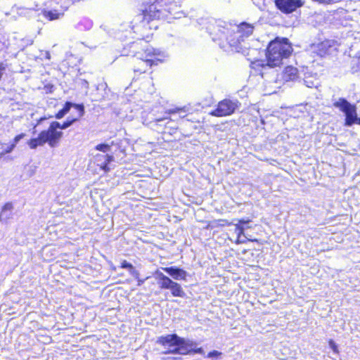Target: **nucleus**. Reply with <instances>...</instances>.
Segmentation results:
<instances>
[{
	"instance_id": "30",
	"label": "nucleus",
	"mask_w": 360,
	"mask_h": 360,
	"mask_svg": "<svg viewBox=\"0 0 360 360\" xmlns=\"http://www.w3.org/2000/svg\"><path fill=\"white\" fill-rule=\"evenodd\" d=\"M176 129H177L176 128L172 129H171V131H168V133H169V134L175 133Z\"/></svg>"
},
{
	"instance_id": "29",
	"label": "nucleus",
	"mask_w": 360,
	"mask_h": 360,
	"mask_svg": "<svg viewBox=\"0 0 360 360\" xmlns=\"http://www.w3.org/2000/svg\"><path fill=\"white\" fill-rule=\"evenodd\" d=\"M144 281H145V279H139L138 282H137V285H141L143 283Z\"/></svg>"
},
{
	"instance_id": "31",
	"label": "nucleus",
	"mask_w": 360,
	"mask_h": 360,
	"mask_svg": "<svg viewBox=\"0 0 360 360\" xmlns=\"http://www.w3.org/2000/svg\"><path fill=\"white\" fill-rule=\"evenodd\" d=\"M181 110H182V109H181V108H178V109H176V110H172V111H171V112H176L181 111Z\"/></svg>"
},
{
	"instance_id": "6",
	"label": "nucleus",
	"mask_w": 360,
	"mask_h": 360,
	"mask_svg": "<svg viewBox=\"0 0 360 360\" xmlns=\"http://www.w3.org/2000/svg\"><path fill=\"white\" fill-rule=\"evenodd\" d=\"M255 24L241 22L237 25L236 32L230 33L226 39L231 46H238L242 41L252 36L255 31Z\"/></svg>"
},
{
	"instance_id": "27",
	"label": "nucleus",
	"mask_w": 360,
	"mask_h": 360,
	"mask_svg": "<svg viewBox=\"0 0 360 360\" xmlns=\"http://www.w3.org/2000/svg\"><path fill=\"white\" fill-rule=\"evenodd\" d=\"M5 71V68L2 63H0V80L1 79L4 72Z\"/></svg>"
},
{
	"instance_id": "34",
	"label": "nucleus",
	"mask_w": 360,
	"mask_h": 360,
	"mask_svg": "<svg viewBox=\"0 0 360 360\" xmlns=\"http://www.w3.org/2000/svg\"><path fill=\"white\" fill-rule=\"evenodd\" d=\"M173 360H177V359H179V358H176V357H173L172 358Z\"/></svg>"
},
{
	"instance_id": "21",
	"label": "nucleus",
	"mask_w": 360,
	"mask_h": 360,
	"mask_svg": "<svg viewBox=\"0 0 360 360\" xmlns=\"http://www.w3.org/2000/svg\"><path fill=\"white\" fill-rule=\"evenodd\" d=\"M328 345L335 354L339 353L338 345L335 344V342L332 339H330L328 340Z\"/></svg>"
},
{
	"instance_id": "7",
	"label": "nucleus",
	"mask_w": 360,
	"mask_h": 360,
	"mask_svg": "<svg viewBox=\"0 0 360 360\" xmlns=\"http://www.w3.org/2000/svg\"><path fill=\"white\" fill-rule=\"evenodd\" d=\"M159 288L161 290H170L171 294L174 297H184L186 293L181 285L172 281L169 277L164 275L162 273H157Z\"/></svg>"
},
{
	"instance_id": "14",
	"label": "nucleus",
	"mask_w": 360,
	"mask_h": 360,
	"mask_svg": "<svg viewBox=\"0 0 360 360\" xmlns=\"http://www.w3.org/2000/svg\"><path fill=\"white\" fill-rule=\"evenodd\" d=\"M299 77L298 70L292 66H286L282 72V78L285 82L294 81Z\"/></svg>"
},
{
	"instance_id": "9",
	"label": "nucleus",
	"mask_w": 360,
	"mask_h": 360,
	"mask_svg": "<svg viewBox=\"0 0 360 360\" xmlns=\"http://www.w3.org/2000/svg\"><path fill=\"white\" fill-rule=\"evenodd\" d=\"M238 107V102L224 98L217 103L216 108L210 112L209 115L217 117L229 116L234 113Z\"/></svg>"
},
{
	"instance_id": "17",
	"label": "nucleus",
	"mask_w": 360,
	"mask_h": 360,
	"mask_svg": "<svg viewBox=\"0 0 360 360\" xmlns=\"http://www.w3.org/2000/svg\"><path fill=\"white\" fill-rule=\"evenodd\" d=\"M113 160V157L111 155H105V162L100 166V168L103 170L105 172H108L110 171V167L108 166L109 163Z\"/></svg>"
},
{
	"instance_id": "4",
	"label": "nucleus",
	"mask_w": 360,
	"mask_h": 360,
	"mask_svg": "<svg viewBox=\"0 0 360 360\" xmlns=\"http://www.w3.org/2000/svg\"><path fill=\"white\" fill-rule=\"evenodd\" d=\"M292 51V44L288 38L276 37L269 42L265 49V58L274 68L279 67L284 59L291 56Z\"/></svg>"
},
{
	"instance_id": "18",
	"label": "nucleus",
	"mask_w": 360,
	"mask_h": 360,
	"mask_svg": "<svg viewBox=\"0 0 360 360\" xmlns=\"http://www.w3.org/2000/svg\"><path fill=\"white\" fill-rule=\"evenodd\" d=\"M95 149L105 153L110 150V146L107 143H100L95 146Z\"/></svg>"
},
{
	"instance_id": "15",
	"label": "nucleus",
	"mask_w": 360,
	"mask_h": 360,
	"mask_svg": "<svg viewBox=\"0 0 360 360\" xmlns=\"http://www.w3.org/2000/svg\"><path fill=\"white\" fill-rule=\"evenodd\" d=\"M41 14L46 20L50 21L57 20L63 15L58 11H56L53 8H49V10L43 9Z\"/></svg>"
},
{
	"instance_id": "10",
	"label": "nucleus",
	"mask_w": 360,
	"mask_h": 360,
	"mask_svg": "<svg viewBox=\"0 0 360 360\" xmlns=\"http://www.w3.org/2000/svg\"><path fill=\"white\" fill-rule=\"evenodd\" d=\"M276 8L282 13L288 15L304 5V0H274Z\"/></svg>"
},
{
	"instance_id": "38",
	"label": "nucleus",
	"mask_w": 360,
	"mask_h": 360,
	"mask_svg": "<svg viewBox=\"0 0 360 360\" xmlns=\"http://www.w3.org/2000/svg\"><path fill=\"white\" fill-rule=\"evenodd\" d=\"M358 68L360 69V65H358Z\"/></svg>"
},
{
	"instance_id": "16",
	"label": "nucleus",
	"mask_w": 360,
	"mask_h": 360,
	"mask_svg": "<svg viewBox=\"0 0 360 360\" xmlns=\"http://www.w3.org/2000/svg\"><path fill=\"white\" fill-rule=\"evenodd\" d=\"M120 268L122 269H128L129 271V272L135 277V278H137L139 275V271H135L134 270V266L128 262L127 260H123L121 263H120Z\"/></svg>"
},
{
	"instance_id": "24",
	"label": "nucleus",
	"mask_w": 360,
	"mask_h": 360,
	"mask_svg": "<svg viewBox=\"0 0 360 360\" xmlns=\"http://www.w3.org/2000/svg\"><path fill=\"white\" fill-rule=\"evenodd\" d=\"M25 136H26V134H25V133H21V134H19L16 135V136L13 138L12 143H15V145L16 146V144L18 143V142L20 139H23L24 137H25Z\"/></svg>"
},
{
	"instance_id": "1",
	"label": "nucleus",
	"mask_w": 360,
	"mask_h": 360,
	"mask_svg": "<svg viewBox=\"0 0 360 360\" xmlns=\"http://www.w3.org/2000/svg\"><path fill=\"white\" fill-rule=\"evenodd\" d=\"M181 13L179 5L174 0H153L145 2L131 21L132 30L157 29L153 23L165 18H176Z\"/></svg>"
},
{
	"instance_id": "20",
	"label": "nucleus",
	"mask_w": 360,
	"mask_h": 360,
	"mask_svg": "<svg viewBox=\"0 0 360 360\" xmlns=\"http://www.w3.org/2000/svg\"><path fill=\"white\" fill-rule=\"evenodd\" d=\"M222 353L221 352L217 350H212L207 354V357L208 358H219L221 356Z\"/></svg>"
},
{
	"instance_id": "25",
	"label": "nucleus",
	"mask_w": 360,
	"mask_h": 360,
	"mask_svg": "<svg viewBox=\"0 0 360 360\" xmlns=\"http://www.w3.org/2000/svg\"><path fill=\"white\" fill-rule=\"evenodd\" d=\"M13 208V204L11 202H6L3 207H2V212L7 211V210H12Z\"/></svg>"
},
{
	"instance_id": "36",
	"label": "nucleus",
	"mask_w": 360,
	"mask_h": 360,
	"mask_svg": "<svg viewBox=\"0 0 360 360\" xmlns=\"http://www.w3.org/2000/svg\"><path fill=\"white\" fill-rule=\"evenodd\" d=\"M319 51H321V49H319ZM319 54L322 56V53L321 52H319Z\"/></svg>"
},
{
	"instance_id": "11",
	"label": "nucleus",
	"mask_w": 360,
	"mask_h": 360,
	"mask_svg": "<svg viewBox=\"0 0 360 360\" xmlns=\"http://www.w3.org/2000/svg\"><path fill=\"white\" fill-rule=\"evenodd\" d=\"M250 67L255 75H259L261 77H263L264 71L267 68H274L273 65L269 64V61L266 59L263 60L261 58H257L250 60Z\"/></svg>"
},
{
	"instance_id": "13",
	"label": "nucleus",
	"mask_w": 360,
	"mask_h": 360,
	"mask_svg": "<svg viewBox=\"0 0 360 360\" xmlns=\"http://www.w3.org/2000/svg\"><path fill=\"white\" fill-rule=\"evenodd\" d=\"M162 269L175 280L186 281L188 276L185 270L176 266L163 267Z\"/></svg>"
},
{
	"instance_id": "22",
	"label": "nucleus",
	"mask_w": 360,
	"mask_h": 360,
	"mask_svg": "<svg viewBox=\"0 0 360 360\" xmlns=\"http://www.w3.org/2000/svg\"><path fill=\"white\" fill-rule=\"evenodd\" d=\"M15 146H16L15 143H11L3 152L0 153V157L4 155L6 153H11L15 148Z\"/></svg>"
},
{
	"instance_id": "28",
	"label": "nucleus",
	"mask_w": 360,
	"mask_h": 360,
	"mask_svg": "<svg viewBox=\"0 0 360 360\" xmlns=\"http://www.w3.org/2000/svg\"><path fill=\"white\" fill-rule=\"evenodd\" d=\"M240 238H241V236H237L236 240L235 241V243L236 244L244 243L246 241L245 240H241Z\"/></svg>"
},
{
	"instance_id": "2",
	"label": "nucleus",
	"mask_w": 360,
	"mask_h": 360,
	"mask_svg": "<svg viewBox=\"0 0 360 360\" xmlns=\"http://www.w3.org/2000/svg\"><path fill=\"white\" fill-rule=\"evenodd\" d=\"M75 108L78 111L77 117H68L62 124L57 121H53L50 123L46 129L41 131L37 137L29 139L27 142L30 149H36L38 147L44 146L46 143L51 148L56 147L63 136L62 129H65L73 124L75 122L79 120L84 115V106L82 103H72L67 101L63 108L55 115V118L60 120L70 111L71 108Z\"/></svg>"
},
{
	"instance_id": "3",
	"label": "nucleus",
	"mask_w": 360,
	"mask_h": 360,
	"mask_svg": "<svg viewBox=\"0 0 360 360\" xmlns=\"http://www.w3.org/2000/svg\"><path fill=\"white\" fill-rule=\"evenodd\" d=\"M122 55L134 57L132 70L136 76L145 73H152V68L165 62L164 53L154 48L143 39H138L128 44L122 49Z\"/></svg>"
},
{
	"instance_id": "33",
	"label": "nucleus",
	"mask_w": 360,
	"mask_h": 360,
	"mask_svg": "<svg viewBox=\"0 0 360 360\" xmlns=\"http://www.w3.org/2000/svg\"><path fill=\"white\" fill-rule=\"evenodd\" d=\"M248 240L252 241V242H258L257 239H249Z\"/></svg>"
},
{
	"instance_id": "19",
	"label": "nucleus",
	"mask_w": 360,
	"mask_h": 360,
	"mask_svg": "<svg viewBox=\"0 0 360 360\" xmlns=\"http://www.w3.org/2000/svg\"><path fill=\"white\" fill-rule=\"evenodd\" d=\"M245 226L241 224H236L235 231L238 236H242L244 234Z\"/></svg>"
},
{
	"instance_id": "37",
	"label": "nucleus",
	"mask_w": 360,
	"mask_h": 360,
	"mask_svg": "<svg viewBox=\"0 0 360 360\" xmlns=\"http://www.w3.org/2000/svg\"><path fill=\"white\" fill-rule=\"evenodd\" d=\"M358 124H360V118L358 120Z\"/></svg>"
},
{
	"instance_id": "32",
	"label": "nucleus",
	"mask_w": 360,
	"mask_h": 360,
	"mask_svg": "<svg viewBox=\"0 0 360 360\" xmlns=\"http://www.w3.org/2000/svg\"><path fill=\"white\" fill-rule=\"evenodd\" d=\"M210 228H212V226H210V223H208V224H207V226H205V229H210Z\"/></svg>"
},
{
	"instance_id": "26",
	"label": "nucleus",
	"mask_w": 360,
	"mask_h": 360,
	"mask_svg": "<svg viewBox=\"0 0 360 360\" xmlns=\"http://www.w3.org/2000/svg\"><path fill=\"white\" fill-rule=\"evenodd\" d=\"M251 220L250 219H241L238 221V224H241L242 226H244L245 224H248L249 222H250Z\"/></svg>"
},
{
	"instance_id": "12",
	"label": "nucleus",
	"mask_w": 360,
	"mask_h": 360,
	"mask_svg": "<svg viewBox=\"0 0 360 360\" xmlns=\"http://www.w3.org/2000/svg\"><path fill=\"white\" fill-rule=\"evenodd\" d=\"M46 4L49 8H53L63 15L72 3L70 0H49Z\"/></svg>"
},
{
	"instance_id": "5",
	"label": "nucleus",
	"mask_w": 360,
	"mask_h": 360,
	"mask_svg": "<svg viewBox=\"0 0 360 360\" xmlns=\"http://www.w3.org/2000/svg\"><path fill=\"white\" fill-rule=\"evenodd\" d=\"M157 343L166 349L162 353L165 354H204L202 347L189 349L193 343L187 342L184 338L178 336L176 334H168L160 336L157 340Z\"/></svg>"
},
{
	"instance_id": "8",
	"label": "nucleus",
	"mask_w": 360,
	"mask_h": 360,
	"mask_svg": "<svg viewBox=\"0 0 360 360\" xmlns=\"http://www.w3.org/2000/svg\"><path fill=\"white\" fill-rule=\"evenodd\" d=\"M333 105L339 108L345 115V124L350 126L353 124H358L356 115V108L355 105L349 103L345 98H340L338 101L333 103Z\"/></svg>"
},
{
	"instance_id": "35",
	"label": "nucleus",
	"mask_w": 360,
	"mask_h": 360,
	"mask_svg": "<svg viewBox=\"0 0 360 360\" xmlns=\"http://www.w3.org/2000/svg\"><path fill=\"white\" fill-rule=\"evenodd\" d=\"M358 63L360 64V57L358 58Z\"/></svg>"
},
{
	"instance_id": "23",
	"label": "nucleus",
	"mask_w": 360,
	"mask_h": 360,
	"mask_svg": "<svg viewBox=\"0 0 360 360\" xmlns=\"http://www.w3.org/2000/svg\"><path fill=\"white\" fill-rule=\"evenodd\" d=\"M30 11H31V9H29V8H27L20 7V8H17V13L19 15H24V16H25Z\"/></svg>"
}]
</instances>
